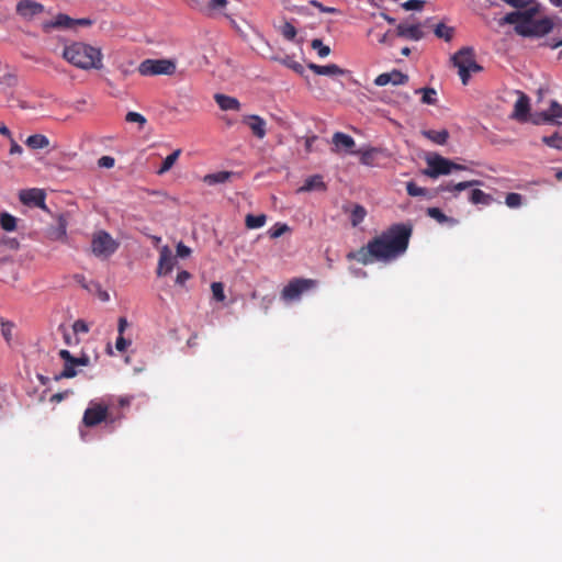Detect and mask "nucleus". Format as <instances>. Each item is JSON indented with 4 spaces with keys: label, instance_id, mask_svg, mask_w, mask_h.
<instances>
[{
    "label": "nucleus",
    "instance_id": "obj_1",
    "mask_svg": "<svg viewBox=\"0 0 562 562\" xmlns=\"http://www.w3.org/2000/svg\"><path fill=\"white\" fill-rule=\"evenodd\" d=\"M413 233L411 224H393L379 236L371 239L367 246L357 251L349 252L348 259L357 260L362 265L378 261H391L402 256L408 247Z\"/></svg>",
    "mask_w": 562,
    "mask_h": 562
},
{
    "label": "nucleus",
    "instance_id": "obj_2",
    "mask_svg": "<svg viewBox=\"0 0 562 562\" xmlns=\"http://www.w3.org/2000/svg\"><path fill=\"white\" fill-rule=\"evenodd\" d=\"M537 13V7L525 11H514L503 18L502 24H515V32L524 37H541L552 31L553 21L550 18L535 20L533 18Z\"/></svg>",
    "mask_w": 562,
    "mask_h": 562
},
{
    "label": "nucleus",
    "instance_id": "obj_3",
    "mask_svg": "<svg viewBox=\"0 0 562 562\" xmlns=\"http://www.w3.org/2000/svg\"><path fill=\"white\" fill-rule=\"evenodd\" d=\"M63 57L80 69H100L103 64L101 49L82 42H75L64 47Z\"/></svg>",
    "mask_w": 562,
    "mask_h": 562
},
{
    "label": "nucleus",
    "instance_id": "obj_4",
    "mask_svg": "<svg viewBox=\"0 0 562 562\" xmlns=\"http://www.w3.org/2000/svg\"><path fill=\"white\" fill-rule=\"evenodd\" d=\"M110 406L111 402L103 398L90 401L83 413L82 424L88 428H92L102 423H114L116 419H120L121 416L113 417Z\"/></svg>",
    "mask_w": 562,
    "mask_h": 562
},
{
    "label": "nucleus",
    "instance_id": "obj_5",
    "mask_svg": "<svg viewBox=\"0 0 562 562\" xmlns=\"http://www.w3.org/2000/svg\"><path fill=\"white\" fill-rule=\"evenodd\" d=\"M451 60L458 68V74L464 86L468 85L472 74L483 70V67L475 60V52L472 47H462L451 57Z\"/></svg>",
    "mask_w": 562,
    "mask_h": 562
},
{
    "label": "nucleus",
    "instance_id": "obj_6",
    "mask_svg": "<svg viewBox=\"0 0 562 562\" xmlns=\"http://www.w3.org/2000/svg\"><path fill=\"white\" fill-rule=\"evenodd\" d=\"M120 241L114 239L110 233L100 229L93 233L91 238V251L98 258L106 259L117 251Z\"/></svg>",
    "mask_w": 562,
    "mask_h": 562
},
{
    "label": "nucleus",
    "instance_id": "obj_7",
    "mask_svg": "<svg viewBox=\"0 0 562 562\" xmlns=\"http://www.w3.org/2000/svg\"><path fill=\"white\" fill-rule=\"evenodd\" d=\"M317 280L305 278H293L281 291V299L285 302H293L301 299V295L317 286Z\"/></svg>",
    "mask_w": 562,
    "mask_h": 562
},
{
    "label": "nucleus",
    "instance_id": "obj_8",
    "mask_svg": "<svg viewBox=\"0 0 562 562\" xmlns=\"http://www.w3.org/2000/svg\"><path fill=\"white\" fill-rule=\"evenodd\" d=\"M176 63L170 59H145L138 66L142 76H171L176 72Z\"/></svg>",
    "mask_w": 562,
    "mask_h": 562
},
{
    "label": "nucleus",
    "instance_id": "obj_9",
    "mask_svg": "<svg viewBox=\"0 0 562 562\" xmlns=\"http://www.w3.org/2000/svg\"><path fill=\"white\" fill-rule=\"evenodd\" d=\"M59 357L64 360V369L55 376V380L70 379L77 375L76 367H88L90 364V357L82 353L80 357H74L67 349L59 351Z\"/></svg>",
    "mask_w": 562,
    "mask_h": 562
},
{
    "label": "nucleus",
    "instance_id": "obj_10",
    "mask_svg": "<svg viewBox=\"0 0 562 562\" xmlns=\"http://www.w3.org/2000/svg\"><path fill=\"white\" fill-rule=\"evenodd\" d=\"M428 168L424 170V173L430 178H437L442 175H449L453 171V161L436 155L427 159Z\"/></svg>",
    "mask_w": 562,
    "mask_h": 562
},
{
    "label": "nucleus",
    "instance_id": "obj_11",
    "mask_svg": "<svg viewBox=\"0 0 562 562\" xmlns=\"http://www.w3.org/2000/svg\"><path fill=\"white\" fill-rule=\"evenodd\" d=\"M44 11V5L35 0H20L15 7L16 14L25 21L33 20Z\"/></svg>",
    "mask_w": 562,
    "mask_h": 562
},
{
    "label": "nucleus",
    "instance_id": "obj_12",
    "mask_svg": "<svg viewBox=\"0 0 562 562\" xmlns=\"http://www.w3.org/2000/svg\"><path fill=\"white\" fill-rule=\"evenodd\" d=\"M560 119H562V104H560L555 100H552L550 103V108L547 111L536 114L533 123H555L560 125Z\"/></svg>",
    "mask_w": 562,
    "mask_h": 562
},
{
    "label": "nucleus",
    "instance_id": "obj_13",
    "mask_svg": "<svg viewBox=\"0 0 562 562\" xmlns=\"http://www.w3.org/2000/svg\"><path fill=\"white\" fill-rule=\"evenodd\" d=\"M241 122L249 127L252 135L258 139H263L267 135V122L259 115H244Z\"/></svg>",
    "mask_w": 562,
    "mask_h": 562
},
{
    "label": "nucleus",
    "instance_id": "obj_14",
    "mask_svg": "<svg viewBox=\"0 0 562 562\" xmlns=\"http://www.w3.org/2000/svg\"><path fill=\"white\" fill-rule=\"evenodd\" d=\"M176 258L172 255L171 249L168 246L161 247L159 251V260L157 267V276H166L170 273L176 265Z\"/></svg>",
    "mask_w": 562,
    "mask_h": 562
},
{
    "label": "nucleus",
    "instance_id": "obj_15",
    "mask_svg": "<svg viewBox=\"0 0 562 562\" xmlns=\"http://www.w3.org/2000/svg\"><path fill=\"white\" fill-rule=\"evenodd\" d=\"M20 200L25 205H35L46 210L45 192L41 189H27L20 192Z\"/></svg>",
    "mask_w": 562,
    "mask_h": 562
},
{
    "label": "nucleus",
    "instance_id": "obj_16",
    "mask_svg": "<svg viewBox=\"0 0 562 562\" xmlns=\"http://www.w3.org/2000/svg\"><path fill=\"white\" fill-rule=\"evenodd\" d=\"M408 82V76L397 69H393L391 72H383L374 79V85L379 87L392 83L394 86H401Z\"/></svg>",
    "mask_w": 562,
    "mask_h": 562
},
{
    "label": "nucleus",
    "instance_id": "obj_17",
    "mask_svg": "<svg viewBox=\"0 0 562 562\" xmlns=\"http://www.w3.org/2000/svg\"><path fill=\"white\" fill-rule=\"evenodd\" d=\"M482 184V181L481 180H476V179H473V180H469V181H462V182H459V183H452V182H447V183H441L439 187H438V191L440 192H453L454 193V196H457V194L465 189H469V188H474V187H477V186H481Z\"/></svg>",
    "mask_w": 562,
    "mask_h": 562
},
{
    "label": "nucleus",
    "instance_id": "obj_18",
    "mask_svg": "<svg viewBox=\"0 0 562 562\" xmlns=\"http://www.w3.org/2000/svg\"><path fill=\"white\" fill-rule=\"evenodd\" d=\"M307 67L316 75H321V76H330V77H334V76H344L347 74V70L340 68L338 65L336 64H329V65H325V66H322V65H317V64H314V63H310L307 65Z\"/></svg>",
    "mask_w": 562,
    "mask_h": 562
},
{
    "label": "nucleus",
    "instance_id": "obj_19",
    "mask_svg": "<svg viewBox=\"0 0 562 562\" xmlns=\"http://www.w3.org/2000/svg\"><path fill=\"white\" fill-rule=\"evenodd\" d=\"M214 100L223 111H239L241 108L240 102L234 98L222 93H216Z\"/></svg>",
    "mask_w": 562,
    "mask_h": 562
},
{
    "label": "nucleus",
    "instance_id": "obj_20",
    "mask_svg": "<svg viewBox=\"0 0 562 562\" xmlns=\"http://www.w3.org/2000/svg\"><path fill=\"white\" fill-rule=\"evenodd\" d=\"M43 27L45 31L52 29H75V19L60 13L53 21L44 23Z\"/></svg>",
    "mask_w": 562,
    "mask_h": 562
},
{
    "label": "nucleus",
    "instance_id": "obj_21",
    "mask_svg": "<svg viewBox=\"0 0 562 562\" xmlns=\"http://www.w3.org/2000/svg\"><path fill=\"white\" fill-rule=\"evenodd\" d=\"M237 173L233 171H217L214 173H207L203 177V182L207 186H215L220 183H225L232 180V178L236 177Z\"/></svg>",
    "mask_w": 562,
    "mask_h": 562
},
{
    "label": "nucleus",
    "instance_id": "obj_22",
    "mask_svg": "<svg viewBox=\"0 0 562 562\" xmlns=\"http://www.w3.org/2000/svg\"><path fill=\"white\" fill-rule=\"evenodd\" d=\"M397 35L414 41L423 37L424 33L418 25L398 24L396 27Z\"/></svg>",
    "mask_w": 562,
    "mask_h": 562
},
{
    "label": "nucleus",
    "instance_id": "obj_23",
    "mask_svg": "<svg viewBox=\"0 0 562 562\" xmlns=\"http://www.w3.org/2000/svg\"><path fill=\"white\" fill-rule=\"evenodd\" d=\"M529 98L526 94L520 93L519 98L515 103L514 117L520 121H526L529 114Z\"/></svg>",
    "mask_w": 562,
    "mask_h": 562
},
{
    "label": "nucleus",
    "instance_id": "obj_24",
    "mask_svg": "<svg viewBox=\"0 0 562 562\" xmlns=\"http://www.w3.org/2000/svg\"><path fill=\"white\" fill-rule=\"evenodd\" d=\"M494 201V198L488 194V193H485L484 191L477 189V188H474L470 191V194H469V202L474 204V205H479V204H482V205H491Z\"/></svg>",
    "mask_w": 562,
    "mask_h": 562
},
{
    "label": "nucleus",
    "instance_id": "obj_25",
    "mask_svg": "<svg viewBox=\"0 0 562 562\" xmlns=\"http://www.w3.org/2000/svg\"><path fill=\"white\" fill-rule=\"evenodd\" d=\"M313 190L324 191L326 190V184L323 181V177L319 175H314L308 177L304 184L297 190L299 192H308Z\"/></svg>",
    "mask_w": 562,
    "mask_h": 562
},
{
    "label": "nucleus",
    "instance_id": "obj_26",
    "mask_svg": "<svg viewBox=\"0 0 562 562\" xmlns=\"http://www.w3.org/2000/svg\"><path fill=\"white\" fill-rule=\"evenodd\" d=\"M333 144L336 147H344L345 149L351 151V149L355 147L356 143L353 138L345 133L336 132L333 135Z\"/></svg>",
    "mask_w": 562,
    "mask_h": 562
},
{
    "label": "nucleus",
    "instance_id": "obj_27",
    "mask_svg": "<svg viewBox=\"0 0 562 562\" xmlns=\"http://www.w3.org/2000/svg\"><path fill=\"white\" fill-rule=\"evenodd\" d=\"M25 144L31 149H43L49 145V139L42 134H34L26 138Z\"/></svg>",
    "mask_w": 562,
    "mask_h": 562
},
{
    "label": "nucleus",
    "instance_id": "obj_28",
    "mask_svg": "<svg viewBox=\"0 0 562 562\" xmlns=\"http://www.w3.org/2000/svg\"><path fill=\"white\" fill-rule=\"evenodd\" d=\"M423 135L438 145L446 144L448 140V137H449V133L447 130H440V131L428 130V131H424Z\"/></svg>",
    "mask_w": 562,
    "mask_h": 562
},
{
    "label": "nucleus",
    "instance_id": "obj_29",
    "mask_svg": "<svg viewBox=\"0 0 562 562\" xmlns=\"http://www.w3.org/2000/svg\"><path fill=\"white\" fill-rule=\"evenodd\" d=\"M180 155H181V149H176L170 155H168L165 158V160L162 161V165L160 166V168L157 170V175L160 176V175H164L167 171H169L172 168V166L175 165V162L178 160Z\"/></svg>",
    "mask_w": 562,
    "mask_h": 562
},
{
    "label": "nucleus",
    "instance_id": "obj_30",
    "mask_svg": "<svg viewBox=\"0 0 562 562\" xmlns=\"http://www.w3.org/2000/svg\"><path fill=\"white\" fill-rule=\"evenodd\" d=\"M360 154V162L366 166H374L375 157L380 153L378 148H368L366 150L358 151Z\"/></svg>",
    "mask_w": 562,
    "mask_h": 562
},
{
    "label": "nucleus",
    "instance_id": "obj_31",
    "mask_svg": "<svg viewBox=\"0 0 562 562\" xmlns=\"http://www.w3.org/2000/svg\"><path fill=\"white\" fill-rule=\"evenodd\" d=\"M542 143L551 148L562 150V133L555 132L549 136H542Z\"/></svg>",
    "mask_w": 562,
    "mask_h": 562
},
{
    "label": "nucleus",
    "instance_id": "obj_32",
    "mask_svg": "<svg viewBox=\"0 0 562 562\" xmlns=\"http://www.w3.org/2000/svg\"><path fill=\"white\" fill-rule=\"evenodd\" d=\"M67 222L63 215L58 216V226L50 229L48 235L52 239H63L66 236Z\"/></svg>",
    "mask_w": 562,
    "mask_h": 562
},
{
    "label": "nucleus",
    "instance_id": "obj_33",
    "mask_svg": "<svg viewBox=\"0 0 562 562\" xmlns=\"http://www.w3.org/2000/svg\"><path fill=\"white\" fill-rule=\"evenodd\" d=\"M366 215H367L366 209L360 204H356L353 206V209L351 210V214H350V222H351L352 226L356 227L360 223H362Z\"/></svg>",
    "mask_w": 562,
    "mask_h": 562
},
{
    "label": "nucleus",
    "instance_id": "obj_34",
    "mask_svg": "<svg viewBox=\"0 0 562 562\" xmlns=\"http://www.w3.org/2000/svg\"><path fill=\"white\" fill-rule=\"evenodd\" d=\"M0 225L4 231L13 232L16 228V218L7 212H3L0 214Z\"/></svg>",
    "mask_w": 562,
    "mask_h": 562
},
{
    "label": "nucleus",
    "instance_id": "obj_35",
    "mask_svg": "<svg viewBox=\"0 0 562 562\" xmlns=\"http://www.w3.org/2000/svg\"><path fill=\"white\" fill-rule=\"evenodd\" d=\"M266 220H267V217L265 214H260V215L248 214L246 216L245 222H246L247 228L255 229V228L262 227L266 224Z\"/></svg>",
    "mask_w": 562,
    "mask_h": 562
},
{
    "label": "nucleus",
    "instance_id": "obj_36",
    "mask_svg": "<svg viewBox=\"0 0 562 562\" xmlns=\"http://www.w3.org/2000/svg\"><path fill=\"white\" fill-rule=\"evenodd\" d=\"M416 93H422V102L425 104H436L437 103V92L434 88H420L416 90Z\"/></svg>",
    "mask_w": 562,
    "mask_h": 562
},
{
    "label": "nucleus",
    "instance_id": "obj_37",
    "mask_svg": "<svg viewBox=\"0 0 562 562\" xmlns=\"http://www.w3.org/2000/svg\"><path fill=\"white\" fill-rule=\"evenodd\" d=\"M452 33H453V30L443 23H439L436 25L435 34L439 38H443L445 41H450L452 37Z\"/></svg>",
    "mask_w": 562,
    "mask_h": 562
},
{
    "label": "nucleus",
    "instance_id": "obj_38",
    "mask_svg": "<svg viewBox=\"0 0 562 562\" xmlns=\"http://www.w3.org/2000/svg\"><path fill=\"white\" fill-rule=\"evenodd\" d=\"M311 46L313 49L317 52V55L321 58H324L330 54V48L327 45H324L322 40L315 38L312 41Z\"/></svg>",
    "mask_w": 562,
    "mask_h": 562
},
{
    "label": "nucleus",
    "instance_id": "obj_39",
    "mask_svg": "<svg viewBox=\"0 0 562 562\" xmlns=\"http://www.w3.org/2000/svg\"><path fill=\"white\" fill-rule=\"evenodd\" d=\"M505 203L510 209H517L522 204V196L519 193H508L505 198Z\"/></svg>",
    "mask_w": 562,
    "mask_h": 562
},
{
    "label": "nucleus",
    "instance_id": "obj_40",
    "mask_svg": "<svg viewBox=\"0 0 562 562\" xmlns=\"http://www.w3.org/2000/svg\"><path fill=\"white\" fill-rule=\"evenodd\" d=\"M427 215L441 224L450 221V218L438 207H428Z\"/></svg>",
    "mask_w": 562,
    "mask_h": 562
},
{
    "label": "nucleus",
    "instance_id": "obj_41",
    "mask_svg": "<svg viewBox=\"0 0 562 562\" xmlns=\"http://www.w3.org/2000/svg\"><path fill=\"white\" fill-rule=\"evenodd\" d=\"M211 290L213 294V299L217 302H223L225 300L224 293V284L222 282H213L211 284Z\"/></svg>",
    "mask_w": 562,
    "mask_h": 562
},
{
    "label": "nucleus",
    "instance_id": "obj_42",
    "mask_svg": "<svg viewBox=\"0 0 562 562\" xmlns=\"http://www.w3.org/2000/svg\"><path fill=\"white\" fill-rule=\"evenodd\" d=\"M407 194L411 196H420L427 194V189L418 187L415 182L409 181L406 183Z\"/></svg>",
    "mask_w": 562,
    "mask_h": 562
},
{
    "label": "nucleus",
    "instance_id": "obj_43",
    "mask_svg": "<svg viewBox=\"0 0 562 562\" xmlns=\"http://www.w3.org/2000/svg\"><path fill=\"white\" fill-rule=\"evenodd\" d=\"M281 34L283 35L284 38H286L288 41H292L294 40V37L296 36V29L293 24H291L290 22H285L282 26H281Z\"/></svg>",
    "mask_w": 562,
    "mask_h": 562
},
{
    "label": "nucleus",
    "instance_id": "obj_44",
    "mask_svg": "<svg viewBox=\"0 0 562 562\" xmlns=\"http://www.w3.org/2000/svg\"><path fill=\"white\" fill-rule=\"evenodd\" d=\"M74 335L77 337L78 334H87L89 331V325L83 319H77L72 324Z\"/></svg>",
    "mask_w": 562,
    "mask_h": 562
},
{
    "label": "nucleus",
    "instance_id": "obj_45",
    "mask_svg": "<svg viewBox=\"0 0 562 562\" xmlns=\"http://www.w3.org/2000/svg\"><path fill=\"white\" fill-rule=\"evenodd\" d=\"M288 231H290V227L286 224H276L270 231V237L278 238Z\"/></svg>",
    "mask_w": 562,
    "mask_h": 562
},
{
    "label": "nucleus",
    "instance_id": "obj_46",
    "mask_svg": "<svg viewBox=\"0 0 562 562\" xmlns=\"http://www.w3.org/2000/svg\"><path fill=\"white\" fill-rule=\"evenodd\" d=\"M12 329H13L12 323L5 322V323L1 324V334L4 337L7 342H10L12 339Z\"/></svg>",
    "mask_w": 562,
    "mask_h": 562
},
{
    "label": "nucleus",
    "instance_id": "obj_47",
    "mask_svg": "<svg viewBox=\"0 0 562 562\" xmlns=\"http://www.w3.org/2000/svg\"><path fill=\"white\" fill-rule=\"evenodd\" d=\"M125 120L131 123H139L140 125L146 123V119L137 112H128Z\"/></svg>",
    "mask_w": 562,
    "mask_h": 562
},
{
    "label": "nucleus",
    "instance_id": "obj_48",
    "mask_svg": "<svg viewBox=\"0 0 562 562\" xmlns=\"http://www.w3.org/2000/svg\"><path fill=\"white\" fill-rule=\"evenodd\" d=\"M423 0H408L403 3V8L407 11L409 10H420L424 7Z\"/></svg>",
    "mask_w": 562,
    "mask_h": 562
},
{
    "label": "nucleus",
    "instance_id": "obj_49",
    "mask_svg": "<svg viewBox=\"0 0 562 562\" xmlns=\"http://www.w3.org/2000/svg\"><path fill=\"white\" fill-rule=\"evenodd\" d=\"M310 3H311V5H313L314 8L318 9L321 12H324V13H337L338 12V10L336 8L325 7L323 3H321L317 0H312V1H310Z\"/></svg>",
    "mask_w": 562,
    "mask_h": 562
},
{
    "label": "nucleus",
    "instance_id": "obj_50",
    "mask_svg": "<svg viewBox=\"0 0 562 562\" xmlns=\"http://www.w3.org/2000/svg\"><path fill=\"white\" fill-rule=\"evenodd\" d=\"M115 164V160L111 156H102L98 160V166L101 168H112Z\"/></svg>",
    "mask_w": 562,
    "mask_h": 562
},
{
    "label": "nucleus",
    "instance_id": "obj_51",
    "mask_svg": "<svg viewBox=\"0 0 562 562\" xmlns=\"http://www.w3.org/2000/svg\"><path fill=\"white\" fill-rule=\"evenodd\" d=\"M190 279H191V273L186 270H182V271L178 272V274L176 277V284L183 286L186 284V282Z\"/></svg>",
    "mask_w": 562,
    "mask_h": 562
},
{
    "label": "nucleus",
    "instance_id": "obj_52",
    "mask_svg": "<svg viewBox=\"0 0 562 562\" xmlns=\"http://www.w3.org/2000/svg\"><path fill=\"white\" fill-rule=\"evenodd\" d=\"M191 254V249L186 246L183 243H179L177 245V256L180 258H187Z\"/></svg>",
    "mask_w": 562,
    "mask_h": 562
},
{
    "label": "nucleus",
    "instance_id": "obj_53",
    "mask_svg": "<svg viewBox=\"0 0 562 562\" xmlns=\"http://www.w3.org/2000/svg\"><path fill=\"white\" fill-rule=\"evenodd\" d=\"M131 342L128 340H126L123 335H119L116 341H115V348L119 350V351H125L127 346L130 345Z\"/></svg>",
    "mask_w": 562,
    "mask_h": 562
},
{
    "label": "nucleus",
    "instance_id": "obj_54",
    "mask_svg": "<svg viewBox=\"0 0 562 562\" xmlns=\"http://www.w3.org/2000/svg\"><path fill=\"white\" fill-rule=\"evenodd\" d=\"M227 5V0H210L209 8L211 10H221Z\"/></svg>",
    "mask_w": 562,
    "mask_h": 562
},
{
    "label": "nucleus",
    "instance_id": "obj_55",
    "mask_svg": "<svg viewBox=\"0 0 562 562\" xmlns=\"http://www.w3.org/2000/svg\"><path fill=\"white\" fill-rule=\"evenodd\" d=\"M286 66L293 69L295 72L302 75L304 72V67L297 61H285Z\"/></svg>",
    "mask_w": 562,
    "mask_h": 562
},
{
    "label": "nucleus",
    "instance_id": "obj_56",
    "mask_svg": "<svg viewBox=\"0 0 562 562\" xmlns=\"http://www.w3.org/2000/svg\"><path fill=\"white\" fill-rule=\"evenodd\" d=\"M11 147H10V154L11 155H20L22 154L23 149L22 147L13 139H10Z\"/></svg>",
    "mask_w": 562,
    "mask_h": 562
},
{
    "label": "nucleus",
    "instance_id": "obj_57",
    "mask_svg": "<svg viewBox=\"0 0 562 562\" xmlns=\"http://www.w3.org/2000/svg\"><path fill=\"white\" fill-rule=\"evenodd\" d=\"M64 340H65V344L67 346H72V345H77L79 342V339L74 335V337L68 334V333H65L64 334Z\"/></svg>",
    "mask_w": 562,
    "mask_h": 562
},
{
    "label": "nucleus",
    "instance_id": "obj_58",
    "mask_svg": "<svg viewBox=\"0 0 562 562\" xmlns=\"http://www.w3.org/2000/svg\"><path fill=\"white\" fill-rule=\"evenodd\" d=\"M74 279L83 289L89 290V285H88V283L86 281V277L83 274H75Z\"/></svg>",
    "mask_w": 562,
    "mask_h": 562
},
{
    "label": "nucleus",
    "instance_id": "obj_59",
    "mask_svg": "<svg viewBox=\"0 0 562 562\" xmlns=\"http://www.w3.org/2000/svg\"><path fill=\"white\" fill-rule=\"evenodd\" d=\"M68 395V392H60V393H56L54 395H52L50 397V402H54V403H59L61 402L66 396Z\"/></svg>",
    "mask_w": 562,
    "mask_h": 562
},
{
    "label": "nucleus",
    "instance_id": "obj_60",
    "mask_svg": "<svg viewBox=\"0 0 562 562\" xmlns=\"http://www.w3.org/2000/svg\"><path fill=\"white\" fill-rule=\"evenodd\" d=\"M131 401H132V397H131V396H121V397L117 400V403H119V406H120V407L124 408V407L130 406Z\"/></svg>",
    "mask_w": 562,
    "mask_h": 562
},
{
    "label": "nucleus",
    "instance_id": "obj_61",
    "mask_svg": "<svg viewBox=\"0 0 562 562\" xmlns=\"http://www.w3.org/2000/svg\"><path fill=\"white\" fill-rule=\"evenodd\" d=\"M127 327V321L125 317H120L119 318V326H117V330H119V335H123L125 328Z\"/></svg>",
    "mask_w": 562,
    "mask_h": 562
},
{
    "label": "nucleus",
    "instance_id": "obj_62",
    "mask_svg": "<svg viewBox=\"0 0 562 562\" xmlns=\"http://www.w3.org/2000/svg\"><path fill=\"white\" fill-rule=\"evenodd\" d=\"M317 139L316 135H313L311 137H307L305 140V149L307 153L312 151L313 143Z\"/></svg>",
    "mask_w": 562,
    "mask_h": 562
},
{
    "label": "nucleus",
    "instance_id": "obj_63",
    "mask_svg": "<svg viewBox=\"0 0 562 562\" xmlns=\"http://www.w3.org/2000/svg\"><path fill=\"white\" fill-rule=\"evenodd\" d=\"M0 134L9 139L13 138L10 130L2 123H0Z\"/></svg>",
    "mask_w": 562,
    "mask_h": 562
},
{
    "label": "nucleus",
    "instance_id": "obj_64",
    "mask_svg": "<svg viewBox=\"0 0 562 562\" xmlns=\"http://www.w3.org/2000/svg\"><path fill=\"white\" fill-rule=\"evenodd\" d=\"M90 24H91V21L89 19H75V27L78 25L87 26Z\"/></svg>",
    "mask_w": 562,
    "mask_h": 562
}]
</instances>
